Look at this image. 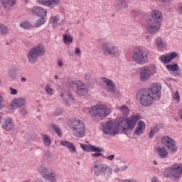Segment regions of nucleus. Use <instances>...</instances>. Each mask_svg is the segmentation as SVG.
I'll list each match as a JSON object with an SVG mask.
<instances>
[{
  "mask_svg": "<svg viewBox=\"0 0 182 182\" xmlns=\"http://www.w3.org/2000/svg\"><path fill=\"white\" fill-rule=\"evenodd\" d=\"M4 102V97L0 95V110H2V107H4V105L2 104Z\"/></svg>",
  "mask_w": 182,
  "mask_h": 182,
  "instance_id": "44",
  "label": "nucleus"
},
{
  "mask_svg": "<svg viewBox=\"0 0 182 182\" xmlns=\"http://www.w3.org/2000/svg\"><path fill=\"white\" fill-rule=\"evenodd\" d=\"M46 180L48 181H56V173H55V171L47 169Z\"/></svg>",
  "mask_w": 182,
  "mask_h": 182,
  "instance_id": "26",
  "label": "nucleus"
},
{
  "mask_svg": "<svg viewBox=\"0 0 182 182\" xmlns=\"http://www.w3.org/2000/svg\"><path fill=\"white\" fill-rule=\"evenodd\" d=\"M153 163H154V164H155V166L157 165V161H154Z\"/></svg>",
  "mask_w": 182,
  "mask_h": 182,
  "instance_id": "58",
  "label": "nucleus"
},
{
  "mask_svg": "<svg viewBox=\"0 0 182 182\" xmlns=\"http://www.w3.org/2000/svg\"><path fill=\"white\" fill-rule=\"evenodd\" d=\"M121 6H122V7H124V8H126V7H127L126 3H125L124 1H121Z\"/></svg>",
  "mask_w": 182,
  "mask_h": 182,
  "instance_id": "51",
  "label": "nucleus"
},
{
  "mask_svg": "<svg viewBox=\"0 0 182 182\" xmlns=\"http://www.w3.org/2000/svg\"><path fill=\"white\" fill-rule=\"evenodd\" d=\"M63 42L65 45H70L73 42V37L70 34H65L63 36Z\"/></svg>",
  "mask_w": 182,
  "mask_h": 182,
  "instance_id": "28",
  "label": "nucleus"
},
{
  "mask_svg": "<svg viewBox=\"0 0 182 182\" xmlns=\"http://www.w3.org/2000/svg\"><path fill=\"white\" fill-rule=\"evenodd\" d=\"M151 15V16L149 17L146 21V28L149 33L154 35V33L159 32V29H160L161 26V23L159 21V19L163 16V14L160 11L154 10Z\"/></svg>",
  "mask_w": 182,
  "mask_h": 182,
  "instance_id": "3",
  "label": "nucleus"
},
{
  "mask_svg": "<svg viewBox=\"0 0 182 182\" xmlns=\"http://www.w3.org/2000/svg\"><path fill=\"white\" fill-rule=\"evenodd\" d=\"M178 11H180L181 14H182V4H181L178 8Z\"/></svg>",
  "mask_w": 182,
  "mask_h": 182,
  "instance_id": "52",
  "label": "nucleus"
},
{
  "mask_svg": "<svg viewBox=\"0 0 182 182\" xmlns=\"http://www.w3.org/2000/svg\"><path fill=\"white\" fill-rule=\"evenodd\" d=\"M178 56L177 53L172 52L167 55H163L159 57V60L162 62L163 63H170L173 59H176V58Z\"/></svg>",
  "mask_w": 182,
  "mask_h": 182,
  "instance_id": "16",
  "label": "nucleus"
},
{
  "mask_svg": "<svg viewBox=\"0 0 182 182\" xmlns=\"http://www.w3.org/2000/svg\"><path fill=\"white\" fill-rule=\"evenodd\" d=\"M182 174V164H175L165 169L164 176L165 177H173V178H178Z\"/></svg>",
  "mask_w": 182,
  "mask_h": 182,
  "instance_id": "9",
  "label": "nucleus"
},
{
  "mask_svg": "<svg viewBox=\"0 0 182 182\" xmlns=\"http://www.w3.org/2000/svg\"><path fill=\"white\" fill-rule=\"evenodd\" d=\"M118 109L124 116H127V114H129V113H130V109L126 105H122V106L118 107Z\"/></svg>",
  "mask_w": 182,
  "mask_h": 182,
  "instance_id": "29",
  "label": "nucleus"
},
{
  "mask_svg": "<svg viewBox=\"0 0 182 182\" xmlns=\"http://www.w3.org/2000/svg\"><path fill=\"white\" fill-rule=\"evenodd\" d=\"M26 103V98L19 97L14 99L10 104L12 109H16L17 107H21V106H25Z\"/></svg>",
  "mask_w": 182,
  "mask_h": 182,
  "instance_id": "15",
  "label": "nucleus"
},
{
  "mask_svg": "<svg viewBox=\"0 0 182 182\" xmlns=\"http://www.w3.org/2000/svg\"><path fill=\"white\" fill-rule=\"evenodd\" d=\"M45 54V46L38 45L30 50L28 54V59L31 63H35L38 60L39 56Z\"/></svg>",
  "mask_w": 182,
  "mask_h": 182,
  "instance_id": "8",
  "label": "nucleus"
},
{
  "mask_svg": "<svg viewBox=\"0 0 182 182\" xmlns=\"http://www.w3.org/2000/svg\"><path fill=\"white\" fill-rule=\"evenodd\" d=\"M60 144L61 146H63V147H67L70 153H76V146H75L71 142L68 141H61Z\"/></svg>",
  "mask_w": 182,
  "mask_h": 182,
  "instance_id": "23",
  "label": "nucleus"
},
{
  "mask_svg": "<svg viewBox=\"0 0 182 182\" xmlns=\"http://www.w3.org/2000/svg\"><path fill=\"white\" fill-rule=\"evenodd\" d=\"M46 93H48V95H53V89H52L49 86H47V87H46Z\"/></svg>",
  "mask_w": 182,
  "mask_h": 182,
  "instance_id": "41",
  "label": "nucleus"
},
{
  "mask_svg": "<svg viewBox=\"0 0 182 182\" xmlns=\"http://www.w3.org/2000/svg\"><path fill=\"white\" fill-rule=\"evenodd\" d=\"M26 113H27L26 109H25V108H21V109H20V114H23V115H25V114H26Z\"/></svg>",
  "mask_w": 182,
  "mask_h": 182,
  "instance_id": "45",
  "label": "nucleus"
},
{
  "mask_svg": "<svg viewBox=\"0 0 182 182\" xmlns=\"http://www.w3.org/2000/svg\"><path fill=\"white\" fill-rule=\"evenodd\" d=\"M2 127L5 130L9 131L14 129V124L12 123V119L10 118H6L4 119V122L2 123Z\"/></svg>",
  "mask_w": 182,
  "mask_h": 182,
  "instance_id": "24",
  "label": "nucleus"
},
{
  "mask_svg": "<svg viewBox=\"0 0 182 182\" xmlns=\"http://www.w3.org/2000/svg\"><path fill=\"white\" fill-rule=\"evenodd\" d=\"M69 83H70H70H71L72 85H75V82H74L73 81H70Z\"/></svg>",
  "mask_w": 182,
  "mask_h": 182,
  "instance_id": "57",
  "label": "nucleus"
},
{
  "mask_svg": "<svg viewBox=\"0 0 182 182\" xmlns=\"http://www.w3.org/2000/svg\"><path fill=\"white\" fill-rule=\"evenodd\" d=\"M103 171L104 173H106V174H112V168L107 166V168H104Z\"/></svg>",
  "mask_w": 182,
  "mask_h": 182,
  "instance_id": "39",
  "label": "nucleus"
},
{
  "mask_svg": "<svg viewBox=\"0 0 182 182\" xmlns=\"http://www.w3.org/2000/svg\"><path fill=\"white\" fill-rule=\"evenodd\" d=\"M10 93L11 95H18V90H16V89H14L12 87H10Z\"/></svg>",
  "mask_w": 182,
  "mask_h": 182,
  "instance_id": "43",
  "label": "nucleus"
},
{
  "mask_svg": "<svg viewBox=\"0 0 182 182\" xmlns=\"http://www.w3.org/2000/svg\"><path fill=\"white\" fill-rule=\"evenodd\" d=\"M21 82H26V78H25V77H21Z\"/></svg>",
  "mask_w": 182,
  "mask_h": 182,
  "instance_id": "55",
  "label": "nucleus"
},
{
  "mask_svg": "<svg viewBox=\"0 0 182 182\" xmlns=\"http://www.w3.org/2000/svg\"><path fill=\"white\" fill-rule=\"evenodd\" d=\"M9 75L11 77V79H16V70H10Z\"/></svg>",
  "mask_w": 182,
  "mask_h": 182,
  "instance_id": "38",
  "label": "nucleus"
},
{
  "mask_svg": "<svg viewBox=\"0 0 182 182\" xmlns=\"http://www.w3.org/2000/svg\"><path fill=\"white\" fill-rule=\"evenodd\" d=\"M62 108H57L55 112V116H60L62 114Z\"/></svg>",
  "mask_w": 182,
  "mask_h": 182,
  "instance_id": "42",
  "label": "nucleus"
},
{
  "mask_svg": "<svg viewBox=\"0 0 182 182\" xmlns=\"http://www.w3.org/2000/svg\"><path fill=\"white\" fill-rule=\"evenodd\" d=\"M160 2H165L166 0H159Z\"/></svg>",
  "mask_w": 182,
  "mask_h": 182,
  "instance_id": "59",
  "label": "nucleus"
},
{
  "mask_svg": "<svg viewBox=\"0 0 182 182\" xmlns=\"http://www.w3.org/2000/svg\"><path fill=\"white\" fill-rule=\"evenodd\" d=\"M88 113L94 117L106 119L112 113V108H109L106 105L98 104L88 108Z\"/></svg>",
  "mask_w": 182,
  "mask_h": 182,
  "instance_id": "4",
  "label": "nucleus"
},
{
  "mask_svg": "<svg viewBox=\"0 0 182 182\" xmlns=\"http://www.w3.org/2000/svg\"><path fill=\"white\" fill-rule=\"evenodd\" d=\"M68 126L73 129V133L75 137L82 139L85 136L86 130L85 129V124L81 120L76 118L70 119L68 121Z\"/></svg>",
  "mask_w": 182,
  "mask_h": 182,
  "instance_id": "5",
  "label": "nucleus"
},
{
  "mask_svg": "<svg viewBox=\"0 0 182 182\" xmlns=\"http://www.w3.org/2000/svg\"><path fill=\"white\" fill-rule=\"evenodd\" d=\"M51 127L54 130V132H55L56 134H58V136H59V137H60V136H62V130H60V128H59V127L58 125L53 124H51Z\"/></svg>",
  "mask_w": 182,
  "mask_h": 182,
  "instance_id": "30",
  "label": "nucleus"
},
{
  "mask_svg": "<svg viewBox=\"0 0 182 182\" xmlns=\"http://www.w3.org/2000/svg\"><path fill=\"white\" fill-rule=\"evenodd\" d=\"M80 53H81L80 48H75V55H78V56H80Z\"/></svg>",
  "mask_w": 182,
  "mask_h": 182,
  "instance_id": "47",
  "label": "nucleus"
},
{
  "mask_svg": "<svg viewBox=\"0 0 182 182\" xmlns=\"http://www.w3.org/2000/svg\"><path fill=\"white\" fill-rule=\"evenodd\" d=\"M2 119H4V113L0 112V123H1V120H2Z\"/></svg>",
  "mask_w": 182,
  "mask_h": 182,
  "instance_id": "53",
  "label": "nucleus"
},
{
  "mask_svg": "<svg viewBox=\"0 0 182 182\" xmlns=\"http://www.w3.org/2000/svg\"><path fill=\"white\" fill-rule=\"evenodd\" d=\"M61 99H63V102L67 103V105H72V103L75 102V97L70 92H68L66 91L60 94Z\"/></svg>",
  "mask_w": 182,
  "mask_h": 182,
  "instance_id": "18",
  "label": "nucleus"
},
{
  "mask_svg": "<svg viewBox=\"0 0 182 182\" xmlns=\"http://www.w3.org/2000/svg\"><path fill=\"white\" fill-rule=\"evenodd\" d=\"M43 141H44V143H46V135L43 136Z\"/></svg>",
  "mask_w": 182,
  "mask_h": 182,
  "instance_id": "56",
  "label": "nucleus"
},
{
  "mask_svg": "<svg viewBox=\"0 0 182 182\" xmlns=\"http://www.w3.org/2000/svg\"><path fill=\"white\" fill-rule=\"evenodd\" d=\"M105 159H107V160H113L114 159V155L108 156L105 157Z\"/></svg>",
  "mask_w": 182,
  "mask_h": 182,
  "instance_id": "49",
  "label": "nucleus"
},
{
  "mask_svg": "<svg viewBox=\"0 0 182 182\" xmlns=\"http://www.w3.org/2000/svg\"><path fill=\"white\" fill-rule=\"evenodd\" d=\"M157 68L156 66H144L139 68V80L141 82H147L151 76L156 75Z\"/></svg>",
  "mask_w": 182,
  "mask_h": 182,
  "instance_id": "7",
  "label": "nucleus"
},
{
  "mask_svg": "<svg viewBox=\"0 0 182 182\" xmlns=\"http://www.w3.org/2000/svg\"><path fill=\"white\" fill-rule=\"evenodd\" d=\"M140 119V115L136 114L122 119V122L119 124L114 121H108L103 125L102 132L105 134L116 136V134H119V130H120V129L124 132L127 129L133 130V129L136 127V124Z\"/></svg>",
  "mask_w": 182,
  "mask_h": 182,
  "instance_id": "1",
  "label": "nucleus"
},
{
  "mask_svg": "<svg viewBox=\"0 0 182 182\" xmlns=\"http://www.w3.org/2000/svg\"><path fill=\"white\" fill-rule=\"evenodd\" d=\"M31 12L33 15H35L36 16H41V18L46 16V10L42 9V7L34 6L31 9Z\"/></svg>",
  "mask_w": 182,
  "mask_h": 182,
  "instance_id": "19",
  "label": "nucleus"
},
{
  "mask_svg": "<svg viewBox=\"0 0 182 182\" xmlns=\"http://www.w3.org/2000/svg\"><path fill=\"white\" fill-rule=\"evenodd\" d=\"M161 143L164 146H166L167 149L174 154L177 153V146H176V141L169 136H165L161 139Z\"/></svg>",
  "mask_w": 182,
  "mask_h": 182,
  "instance_id": "11",
  "label": "nucleus"
},
{
  "mask_svg": "<svg viewBox=\"0 0 182 182\" xmlns=\"http://www.w3.org/2000/svg\"><path fill=\"white\" fill-rule=\"evenodd\" d=\"M46 146H50V139L46 136Z\"/></svg>",
  "mask_w": 182,
  "mask_h": 182,
  "instance_id": "48",
  "label": "nucleus"
},
{
  "mask_svg": "<svg viewBox=\"0 0 182 182\" xmlns=\"http://www.w3.org/2000/svg\"><path fill=\"white\" fill-rule=\"evenodd\" d=\"M155 42L157 48H159V49H161L163 46H164V45L163 44V40H161V38H157L155 40Z\"/></svg>",
  "mask_w": 182,
  "mask_h": 182,
  "instance_id": "34",
  "label": "nucleus"
},
{
  "mask_svg": "<svg viewBox=\"0 0 182 182\" xmlns=\"http://www.w3.org/2000/svg\"><path fill=\"white\" fill-rule=\"evenodd\" d=\"M144 130H146V123L143 121H139L137 123L136 128L135 129L134 134L140 136V134H143V133H144Z\"/></svg>",
  "mask_w": 182,
  "mask_h": 182,
  "instance_id": "20",
  "label": "nucleus"
},
{
  "mask_svg": "<svg viewBox=\"0 0 182 182\" xmlns=\"http://www.w3.org/2000/svg\"><path fill=\"white\" fill-rule=\"evenodd\" d=\"M41 5H46V0H37Z\"/></svg>",
  "mask_w": 182,
  "mask_h": 182,
  "instance_id": "46",
  "label": "nucleus"
},
{
  "mask_svg": "<svg viewBox=\"0 0 182 182\" xmlns=\"http://www.w3.org/2000/svg\"><path fill=\"white\" fill-rule=\"evenodd\" d=\"M38 171L41 174H42V176H43V177H45L46 176V174L45 173H46V166L45 164L40 165Z\"/></svg>",
  "mask_w": 182,
  "mask_h": 182,
  "instance_id": "33",
  "label": "nucleus"
},
{
  "mask_svg": "<svg viewBox=\"0 0 182 182\" xmlns=\"http://www.w3.org/2000/svg\"><path fill=\"white\" fill-rule=\"evenodd\" d=\"M107 165L100 164L99 161H95L92 164V171L94 172L95 176H100V173L107 168Z\"/></svg>",
  "mask_w": 182,
  "mask_h": 182,
  "instance_id": "14",
  "label": "nucleus"
},
{
  "mask_svg": "<svg viewBox=\"0 0 182 182\" xmlns=\"http://www.w3.org/2000/svg\"><path fill=\"white\" fill-rule=\"evenodd\" d=\"M58 21H59V16H52L50 19V22L53 25H58Z\"/></svg>",
  "mask_w": 182,
  "mask_h": 182,
  "instance_id": "37",
  "label": "nucleus"
},
{
  "mask_svg": "<svg viewBox=\"0 0 182 182\" xmlns=\"http://www.w3.org/2000/svg\"><path fill=\"white\" fill-rule=\"evenodd\" d=\"M0 33H1V35H6V33H8V28L2 24H0Z\"/></svg>",
  "mask_w": 182,
  "mask_h": 182,
  "instance_id": "36",
  "label": "nucleus"
},
{
  "mask_svg": "<svg viewBox=\"0 0 182 182\" xmlns=\"http://www.w3.org/2000/svg\"><path fill=\"white\" fill-rule=\"evenodd\" d=\"M20 26H21V28H23L24 29H31V28L33 27L31 23H29V21L22 22L20 24Z\"/></svg>",
  "mask_w": 182,
  "mask_h": 182,
  "instance_id": "32",
  "label": "nucleus"
},
{
  "mask_svg": "<svg viewBox=\"0 0 182 182\" xmlns=\"http://www.w3.org/2000/svg\"><path fill=\"white\" fill-rule=\"evenodd\" d=\"M102 52L105 55H120V51L114 44L112 43H105L102 45Z\"/></svg>",
  "mask_w": 182,
  "mask_h": 182,
  "instance_id": "12",
  "label": "nucleus"
},
{
  "mask_svg": "<svg viewBox=\"0 0 182 182\" xmlns=\"http://www.w3.org/2000/svg\"><path fill=\"white\" fill-rule=\"evenodd\" d=\"M102 80L104 83H105L106 90L107 92H109L110 93H114L116 91V85H114V82H113L112 80H109L107 77H102Z\"/></svg>",
  "mask_w": 182,
  "mask_h": 182,
  "instance_id": "17",
  "label": "nucleus"
},
{
  "mask_svg": "<svg viewBox=\"0 0 182 182\" xmlns=\"http://www.w3.org/2000/svg\"><path fill=\"white\" fill-rule=\"evenodd\" d=\"M166 69H168L169 72H176L174 73V76H178L180 75V72L178 71L180 68L177 64L168 65H166Z\"/></svg>",
  "mask_w": 182,
  "mask_h": 182,
  "instance_id": "25",
  "label": "nucleus"
},
{
  "mask_svg": "<svg viewBox=\"0 0 182 182\" xmlns=\"http://www.w3.org/2000/svg\"><path fill=\"white\" fill-rule=\"evenodd\" d=\"M75 85L77 87V93L80 96H85V95H87L89 92V88H87V86L85 82L78 80L75 82Z\"/></svg>",
  "mask_w": 182,
  "mask_h": 182,
  "instance_id": "13",
  "label": "nucleus"
},
{
  "mask_svg": "<svg viewBox=\"0 0 182 182\" xmlns=\"http://www.w3.org/2000/svg\"><path fill=\"white\" fill-rule=\"evenodd\" d=\"M172 99L175 103L180 102V94L178 93V91H176L175 93H172Z\"/></svg>",
  "mask_w": 182,
  "mask_h": 182,
  "instance_id": "31",
  "label": "nucleus"
},
{
  "mask_svg": "<svg viewBox=\"0 0 182 182\" xmlns=\"http://www.w3.org/2000/svg\"><path fill=\"white\" fill-rule=\"evenodd\" d=\"M161 97V85L155 82L150 88L141 90L138 92L136 97L139 99L141 106L149 107L153 105V102L159 100Z\"/></svg>",
  "mask_w": 182,
  "mask_h": 182,
  "instance_id": "2",
  "label": "nucleus"
},
{
  "mask_svg": "<svg viewBox=\"0 0 182 182\" xmlns=\"http://www.w3.org/2000/svg\"><path fill=\"white\" fill-rule=\"evenodd\" d=\"M0 4L4 9H8V5L11 8L16 5V0H0Z\"/></svg>",
  "mask_w": 182,
  "mask_h": 182,
  "instance_id": "22",
  "label": "nucleus"
},
{
  "mask_svg": "<svg viewBox=\"0 0 182 182\" xmlns=\"http://www.w3.org/2000/svg\"><path fill=\"white\" fill-rule=\"evenodd\" d=\"M85 80L90 79V75L86 74L85 76Z\"/></svg>",
  "mask_w": 182,
  "mask_h": 182,
  "instance_id": "54",
  "label": "nucleus"
},
{
  "mask_svg": "<svg viewBox=\"0 0 182 182\" xmlns=\"http://www.w3.org/2000/svg\"><path fill=\"white\" fill-rule=\"evenodd\" d=\"M58 66L62 67L63 66V62H62V60H58Z\"/></svg>",
  "mask_w": 182,
  "mask_h": 182,
  "instance_id": "50",
  "label": "nucleus"
},
{
  "mask_svg": "<svg viewBox=\"0 0 182 182\" xmlns=\"http://www.w3.org/2000/svg\"><path fill=\"white\" fill-rule=\"evenodd\" d=\"M46 20L44 17H41L40 19H38L35 25L36 28H39V26H42L43 23H45Z\"/></svg>",
  "mask_w": 182,
  "mask_h": 182,
  "instance_id": "35",
  "label": "nucleus"
},
{
  "mask_svg": "<svg viewBox=\"0 0 182 182\" xmlns=\"http://www.w3.org/2000/svg\"><path fill=\"white\" fill-rule=\"evenodd\" d=\"M55 79H58V75H55Z\"/></svg>",
  "mask_w": 182,
  "mask_h": 182,
  "instance_id": "60",
  "label": "nucleus"
},
{
  "mask_svg": "<svg viewBox=\"0 0 182 182\" xmlns=\"http://www.w3.org/2000/svg\"><path fill=\"white\" fill-rule=\"evenodd\" d=\"M159 130L157 129V128H152L149 132V137L151 138L153 137V136H154V133H156V132H158Z\"/></svg>",
  "mask_w": 182,
  "mask_h": 182,
  "instance_id": "40",
  "label": "nucleus"
},
{
  "mask_svg": "<svg viewBox=\"0 0 182 182\" xmlns=\"http://www.w3.org/2000/svg\"><path fill=\"white\" fill-rule=\"evenodd\" d=\"M132 58L134 62L138 65H144L149 62V53L142 49L136 48L134 50Z\"/></svg>",
  "mask_w": 182,
  "mask_h": 182,
  "instance_id": "6",
  "label": "nucleus"
},
{
  "mask_svg": "<svg viewBox=\"0 0 182 182\" xmlns=\"http://www.w3.org/2000/svg\"><path fill=\"white\" fill-rule=\"evenodd\" d=\"M2 83V82L1 81V80H0V84H1Z\"/></svg>",
  "mask_w": 182,
  "mask_h": 182,
  "instance_id": "61",
  "label": "nucleus"
},
{
  "mask_svg": "<svg viewBox=\"0 0 182 182\" xmlns=\"http://www.w3.org/2000/svg\"><path fill=\"white\" fill-rule=\"evenodd\" d=\"M46 5L50 8H53L60 5V0H46Z\"/></svg>",
  "mask_w": 182,
  "mask_h": 182,
  "instance_id": "27",
  "label": "nucleus"
},
{
  "mask_svg": "<svg viewBox=\"0 0 182 182\" xmlns=\"http://www.w3.org/2000/svg\"><path fill=\"white\" fill-rule=\"evenodd\" d=\"M156 153L161 159H167L168 157V151L164 146L156 147Z\"/></svg>",
  "mask_w": 182,
  "mask_h": 182,
  "instance_id": "21",
  "label": "nucleus"
},
{
  "mask_svg": "<svg viewBox=\"0 0 182 182\" xmlns=\"http://www.w3.org/2000/svg\"><path fill=\"white\" fill-rule=\"evenodd\" d=\"M80 147L84 150V151H88L92 152L94 154H92V157H100L101 156H103V151H105V149L102 147H97L96 146H93L92 144L86 145L83 144H80Z\"/></svg>",
  "mask_w": 182,
  "mask_h": 182,
  "instance_id": "10",
  "label": "nucleus"
}]
</instances>
